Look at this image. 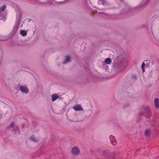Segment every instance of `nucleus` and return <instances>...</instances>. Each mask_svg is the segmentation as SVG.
<instances>
[{
    "instance_id": "obj_1",
    "label": "nucleus",
    "mask_w": 159,
    "mask_h": 159,
    "mask_svg": "<svg viewBox=\"0 0 159 159\" xmlns=\"http://www.w3.org/2000/svg\"><path fill=\"white\" fill-rule=\"evenodd\" d=\"M80 152V150L76 147H74L72 148L71 153L74 155H77Z\"/></svg>"
},
{
    "instance_id": "obj_2",
    "label": "nucleus",
    "mask_w": 159,
    "mask_h": 159,
    "mask_svg": "<svg viewBox=\"0 0 159 159\" xmlns=\"http://www.w3.org/2000/svg\"><path fill=\"white\" fill-rule=\"evenodd\" d=\"M109 138L111 144L114 146L115 145L117 142L115 137L113 135H111L110 136Z\"/></svg>"
},
{
    "instance_id": "obj_3",
    "label": "nucleus",
    "mask_w": 159,
    "mask_h": 159,
    "mask_svg": "<svg viewBox=\"0 0 159 159\" xmlns=\"http://www.w3.org/2000/svg\"><path fill=\"white\" fill-rule=\"evenodd\" d=\"M20 89L22 92L25 93H27L29 92L28 88L25 86H21L20 87Z\"/></svg>"
},
{
    "instance_id": "obj_4",
    "label": "nucleus",
    "mask_w": 159,
    "mask_h": 159,
    "mask_svg": "<svg viewBox=\"0 0 159 159\" xmlns=\"http://www.w3.org/2000/svg\"><path fill=\"white\" fill-rule=\"evenodd\" d=\"M73 108L76 111L83 110V108L80 105H76L73 107Z\"/></svg>"
},
{
    "instance_id": "obj_5",
    "label": "nucleus",
    "mask_w": 159,
    "mask_h": 159,
    "mask_svg": "<svg viewBox=\"0 0 159 159\" xmlns=\"http://www.w3.org/2000/svg\"><path fill=\"white\" fill-rule=\"evenodd\" d=\"M154 104L156 108H159V100L157 98H155L154 99Z\"/></svg>"
},
{
    "instance_id": "obj_6",
    "label": "nucleus",
    "mask_w": 159,
    "mask_h": 159,
    "mask_svg": "<svg viewBox=\"0 0 159 159\" xmlns=\"http://www.w3.org/2000/svg\"><path fill=\"white\" fill-rule=\"evenodd\" d=\"M59 97L58 95L57 94H53L52 96V102H54Z\"/></svg>"
},
{
    "instance_id": "obj_7",
    "label": "nucleus",
    "mask_w": 159,
    "mask_h": 159,
    "mask_svg": "<svg viewBox=\"0 0 159 159\" xmlns=\"http://www.w3.org/2000/svg\"><path fill=\"white\" fill-rule=\"evenodd\" d=\"M65 60V61L63 62V64H66L70 62V57L67 56L66 57Z\"/></svg>"
},
{
    "instance_id": "obj_8",
    "label": "nucleus",
    "mask_w": 159,
    "mask_h": 159,
    "mask_svg": "<svg viewBox=\"0 0 159 159\" xmlns=\"http://www.w3.org/2000/svg\"><path fill=\"white\" fill-rule=\"evenodd\" d=\"M111 62V60L110 58H106L104 61L105 63L107 64H110Z\"/></svg>"
},
{
    "instance_id": "obj_9",
    "label": "nucleus",
    "mask_w": 159,
    "mask_h": 159,
    "mask_svg": "<svg viewBox=\"0 0 159 159\" xmlns=\"http://www.w3.org/2000/svg\"><path fill=\"white\" fill-rule=\"evenodd\" d=\"M20 34L22 35L25 36L27 35V32L26 30H21L20 31Z\"/></svg>"
},
{
    "instance_id": "obj_10",
    "label": "nucleus",
    "mask_w": 159,
    "mask_h": 159,
    "mask_svg": "<svg viewBox=\"0 0 159 159\" xmlns=\"http://www.w3.org/2000/svg\"><path fill=\"white\" fill-rule=\"evenodd\" d=\"M30 140H31V141H32L34 142H37V139H36L35 138H34V136H32L31 138H30Z\"/></svg>"
},
{
    "instance_id": "obj_11",
    "label": "nucleus",
    "mask_w": 159,
    "mask_h": 159,
    "mask_svg": "<svg viewBox=\"0 0 159 159\" xmlns=\"http://www.w3.org/2000/svg\"><path fill=\"white\" fill-rule=\"evenodd\" d=\"M145 66V64L143 62L142 65V70H143V73L145 71V70H144Z\"/></svg>"
},
{
    "instance_id": "obj_12",
    "label": "nucleus",
    "mask_w": 159,
    "mask_h": 159,
    "mask_svg": "<svg viewBox=\"0 0 159 159\" xmlns=\"http://www.w3.org/2000/svg\"><path fill=\"white\" fill-rule=\"evenodd\" d=\"M6 7V5H4L2 7H1L0 10L1 11H3L5 9Z\"/></svg>"
},
{
    "instance_id": "obj_13",
    "label": "nucleus",
    "mask_w": 159,
    "mask_h": 159,
    "mask_svg": "<svg viewBox=\"0 0 159 159\" xmlns=\"http://www.w3.org/2000/svg\"><path fill=\"white\" fill-rule=\"evenodd\" d=\"M150 133V131L149 130H146L145 131V134L146 135H148Z\"/></svg>"
},
{
    "instance_id": "obj_14",
    "label": "nucleus",
    "mask_w": 159,
    "mask_h": 159,
    "mask_svg": "<svg viewBox=\"0 0 159 159\" xmlns=\"http://www.w3.org/2000/svg\"><path fill=\"white\" fill-rule=\"evenodd\" d=\"M14 124L13 122H12L10 125V126L11 127H13L14 126Z\"/></svg>"
},
{
    "instance_id": "obj_15",
    "label": "nucleus",
    "mask_w": 159,
    "mask_h": 159,
    "mask_svg": "<svg viewBox=\"0 0 159 159\" xmlns=\"http://www.w3.org/2000/svg\"><path fill=\"white\" fill-rule=\"evenodd\" d=\"M133 77L134 79H136L137 78V77H136V75H134V76H133Z\"/></svg>"
}]
</instances>
